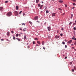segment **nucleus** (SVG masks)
<instances>
[{
	"instance_id": "f257e3e1",
	"label": "nucleus",
	"mask_w": 76,
	"mask_h": 76,
	"mask_svg": "<svg viewBox=\"0 0 76 76\" xmlns=\"http://www.w3.org/2000/svg\"><path fill=\"white\" fill-rule=\"evenodd\" d=\"M12 12H10L7 14V16L9 17L11 16H12Z\"/></svg>"
},
{
	"instance_id": "f03ea898",
	"label": "nucleus",
	"mask_w": 76,
	"mask_h": 76,
	"mask_svg": "<svg viewBox=\"0 0 76 76\" xmlns=\"http://www.w3.org/2000/svg\"><path fill=\"white\" fill-rule=\"evenodd\" d=\"M14 14L15 15V16H17L18 15H19V13H18V12L17 11H15L14 12Z\"/></svg>"
},
{
	"instance_id": "7ed1b4c3",
	"label": "nucleus",
	"mask_w": 76,
	"mask_h": 76,
	"mask_svg": "<svg viewBox=\"0 0 76 76\" xmlns=\"http://www.w3.org/2000/svg\"><path fill=\"white\" fill-rule=\"evenodd\" d=\"M38 19V16L34 18V19L35 20H37Z\"/></svg>"
},
{
	"instance_id": "20e7f679",
	"label": "nucleus",
	"mask_w": 76,
	"mask_h": 76,
	"mask_svg": "<svg viewBox=\"0 0 76 76\" xmlns=\"http://www.w3.org/2000/svg\"><path fill=\"white\" fill-rule=\"evenodd\" d=\"M48 29L49 31H50L51 30V27L50 26L48 27Z\"/></svg>"
},
{
	"instance_id": "39448f33",
	"label": "nucleus",
	"mask_w": 76,
	"mask_h": 76,
	"mask_svg": "<svg viewBox=\"0 0 76 76\" xmlns=\"http://www.w3.org/2000/svg\"><path fill=\"white\" fill-rule=\"evenodd\" d=\"M72 42V40H71L69 41L67 43L68 44H70V43H71V42Z\"/></svg>"
},
{
	"instance_id": "423d86ee",
	"label": "nucleus",
	"mask_w": 76,
	"mask_h": 76,
	"mask_svg": "<svg viewBox=\"0 0 76 76\" xmlns=\"http://www.w3.org/2000/svg\"><path fill=\"white\" fill-rule=\"evenodd\" d=\"M56 13H52V17L53 16H56Z\"/></svg>"
},
{
	"instance_id": "0eeeda50",
	"label": "nucleus",
	"mask_w": 76,
	"mask_h": 76,
	"mask_svg": "<svg viewBox=\"0 0 76 76\" xmlns=\"http://www.w3.org/2000/svg\"><path fill=\"white\" fill-rule=\"evenodd\" d=\"M16 9L18 10L19 9V6H16Z\"/></svg>"
},
{
	"instance_id": "6e6552de",
	"label": "nucleus",
	"mask_w": 76,
	"mask_h": 76,
	"mask_svg": "<svg viewBox=\"0 0 76 76\" xmlns=\"http://www.w3.org/2000/svg\"><path fill=\"white\" fill-rule=\"evenodd\" d=\"M55 37L56 39H57L59 38V36H56Z\"/></svg>"
},
{
	"instance_id": "1a4fd4ad",
	"label": "nucleus",
	"mask_w": 76,
	"mask_h": 76,
	"mask_svg": "<svg viewBox=\"0 0 76 76\" xmlns=\"http://www.w3.org/2000/svg\"><path fill=\"white\" fill-rule=\"evenodd\" d=\"M3 10V7H0V10L1 11V10Z\"/></svg>"
},
{
	"instance_id": "9d476101",
	"label": "nucleus",
	"mask_w": 76,
	"mask_h": 76,
	"mask_svg": "<svg viewBox=\"0 0 76 76\" xmlns=\"http://www.w3.org/2000/svg\"><path fill=\"white\" fill-rule=\"evenodd\" d=\"M44 44H45V42L44 41H42V45H44Z\"/></svg>"
},
{
	"instance_id": "9b49d317",
	"label": "nucleus",
	"mask_w": 76,
	"mask_h": 76,
	"mask_svg": "<svg viewBox=\"0 0 76 76\" xmlns=\"http://www.w3.org/2000/svg\"><path fill=\"white\" fill-rule=\"evenodd\" d=\"M58 2L59 3H62L63 2V1L62 0H60Z\"/></svg>"
},
{
	"instance_id": "f8f14e48",
	"label": "nucleus",
	"mask_w": 76,
	"mask_h": 76,
	"mask_svg": "<svg viewBox=\"0 0 76 76\" xmlns=\"http://www.w3.org/2000/svg\"><path fill=\"white\" fill-rule=\"evenodd\" d=\"M37 43H38V44H39V45H40L41 44V43H40V41H37Z\"/></svg>"
},
{
	"instance_id": "ddd939ff",
	"label": "nucleus",
	"mask_w": 76,
	"mask_h": 76,
	"mask_svg": "<svg viewBox=\"0 0 76 76\" xmlns=\"http://www.w3.org/2000/svg\"><path fill=\"white\" fill-rule=\"evenodd\" d=\"M42 6H43V5H42L41 6H40V9L41 10L42 9Z\"/></svg>"
},
{
	"instance_id": "4468645a",
	"label": "nucleus",
	"mask_w": 76,
	"mask_h": 76,
	"mask_svg": "<svg viewBox=\"0 0 76 76\" xmlns=\"http://www.w3.org/2000/svg\"><path fill=\"white\" fill-rule=\"evenodd\" d=\"M16 39L18 40L19 41H20V39L19 38H16Z\"/></svg>"
},
{
	"instance_id": "2eb2a0df",
	"label": "nucleus",
	"mask_w": 76,
	"mask_h": 76,
	"mask_svg": "<svg viewBox=\"0 0 76 76\" xmlns=\"http://www.w3.org/2000/svg\"><path fill=\"white\" fill-rule=\"evenodd\" d=\"M39 1V0H36V3H38Z\"/></svg>"
},
{
	"instance_id": "dca6fc26",
	"label": "nucleus",
	"mask_w": 76,
	"mask_h": 76,
	"mask_svg": "<svg viewBox=\"0 0 76 76\" xmlns=\"http://www.w3.org/2000/svg\"><path fill=\"white\" fill-rule=\"evenodd\" d=\"M24 39H26V35L24 36Z\"/></svg>"
},
{
	"instance_id": "f3484780",
	"label": "nucleus",
	"mask_w": 76,
	"mask_h": 76,
	"mask_svg": "<svg viewBox=\"0 0 76 76\" xmlns=\"http://www.w3.org/2000/svg\"><path fill=\"white\" fill-rule=\"evenodd\" d=\"M26 30V28H25L24 29H23V31H25Z\"/></svg>"
},
{
	"instance_id": "a211bd4d",
	"label": "nucleus",
	"mask_w": 76,
	"mask_h": 76,
	"mask_svg": "<svg viewBox=\"0 0 76 76\" xmlns=\"http://www.w3.org/2000/svg\"><path fill=\"white\" fill-rule=\"evenodd\" d=\"M35 40H37V41H38V38H35L34 39Z\"/></svg>"
},
{
	"instance_id": "6ab92c4d",
	"label": "nucleus",
	"mask_w": 76,
	"mask_h": 76,
	"mask_svg": "<svg viewBox=\"0 0 76 76\" xmlns=\"http://www.w3.org/2000/svg\"><path fill=\"white\" fill-rule=\"evenodd\" d=\"M58 10H60L61 11V10H63L61 9V8H59L58 9Z\"/></svg>"
},
{
	"instance_id": "aec40b11",
	"label": "nucleus",
	"mask_w": 76,
	"mask_h": 76,
	"mask_svg": "<svg viewBox=\"0 0 76 76\" xmlns=\"http://www.w3.org/2000/svg\"><path fill=\"white\" fill-rule=\"evenodd\" d=\"M28 22L30 23V24H31V25H32V23L31 21H29Z\"/></svg>"
},
{
	"instance_id": "412c9836",
	"label": "nucleus",
	"mask_w": 76,
	"mask_h": 76,
	"mask_svg": "<svg viewBox=\"0 0 76 76\" xmlns=\"http://www.w3.org/2000/svg\"><path fill=\"white\" fill-rule=\"evenodd\" d=\"M18 35H19V34H16V37H18Z\"/></svg>"
},
{
	"instance_id": "4be33fe9",
	"label": "nucleus",
	"mask_w": 76,
	"mask_h": 76,
	"mask_svg": "<svg viewBox=\"0 0 76 76\" xmlns=\"http://www.w3.org/2000/svg\"><path fill=\"white\" fill-rule=\"evenodd\" d=\"M33 44H35V41H33Z\"/></svg>"
},
{
	"instance_id": "5701e85b",
	"label": "nucleus",
	"mask_w": 76,
	"mask_h": 76,
	"mask_svg": "<svg viewBox=\"0 0 76 76\" xmlns=\"http://www.w3.org/2000/svg\"><path fill=\"white\" fill-rule=\"evenodd\" d=\"M46 13H49V11H48V10H47L46 11Z\"/></svg>"
},
{
	"instance_id": "b1692460",
	"label": "nucleus",
	"mask_w": 76,
	"mask_h": 76,
	"mask_svg": "<svg viewBox=\"0 0 76 76\" xmlns=\"http://www.w3.org/2000/svg\"><path fill=\"white\" fill-rule=\"evenodd\" d=\"M13 39H14V40H15L16 39H15V36H13Z\"/></svg>"
},
{
	"instance_id": "393cba45",
	"label": "nucleus",
	"mask_w": 76,
	"mask_h": 76,
	"mask_svg": "<svg viewBox=\"0 0 76 76\" xmlns=\"http://www.w3.org/2000/svg\"><path fill=\"white\" fill-rule=\"evenodd\" d=\"M73 18V14H71V18Z\"/></svg>"
},
{
	"instance_id": "a878e982",
	"label": "nucleus",
	"mask_w": 76,
	"mask_h": 76,
	"mask_svg": "<svg viewBox=\"0 0 76 76\" xmlns=\"http://www.w3.org/2000/svg\"><path fill=\"white\" fill-rule=\"evenodd\" d=\"M38 6L39 7H40V6H41V4H39L38 5Z\"/></svg>"
},
{
	"instance_id": "bb28decb",
	"label": "nucleus",
	"mask_w": 76,
	"mask_h": 76,
	"mask_svg": "<svg viewBox=\"0 0 76 76\" xmlns=\"http://www.w3.org/2000/svg\"><path fill=\"white\" fill-rule=\"evenodd\" d=\"M62 43L63 44H64H64H65V42H62Z\"/></svg>"
},
{
	"instance_id": "cd10ccee",
	"label": "nucleus",
	"mask_w": 76,
	"mask_h": 76,
	"mask_svg": "<svg viewBox=\"0 0 76 76\" xmlns=\"http://www.w3.org/2000/svg\"><path fill=\"white\" fill-rule=\"evenodd\" d=\"M73 5L74 6H75V5H76V4H75V3H73Z\"/></svg>"
},
{
	"instance_id": "c85d7f7f",
	"label": "nucleus",
	"mask_w": 76,
	"mask_h": 76,
	"mask_svg": "<svg viewBox=\"0 0 76 76\" xmlns=\"http://www.w3.org/2000/svg\"><path fill=\"white\" fill-rule=\"evenodd\" d=\"M22 11H21L19 13V14H20H20H21V13H22Z\"/></svg>"
},
{
	"instance_id": "c756f323",
	"label": "nucleus",
	"mask_w": 76,
	"mask_h": 76,
	"mask_svg": "<svg viewBox=\"0 0 76 76\" xmlns=\"http://www.w3.org/2000/svg\"><path fill=\"white\" fill-rule=\"evenodd\" d=\"M72 72H75V70H74V69H72Z\"/></svg>"
},
{
	"instance_id": "7c9ffc66",
	"label": "nucleus",
	"mask_w": 76,
	"mask_h": 76,
	"mask_svg": "<svg viewBox=\"0 0 76 76\" xmlns=\"http://www.w3.org/2000/svg\"><path fill=\"white\" fill-rule=\"evenodd\" d=\"M21 25H23L24 26H25V23H22Z\"/></svg>"
},
{
	"instance_id": "2f4dec72",
	"label": "nucleus",
	"mask_w": 76,
	"mask_h": 76,
	"mask_svg": "<svg viewBox=\"0 0 76 76\" xmlns=\"http://www.w3.org/2000/svg\"><path fill=\"white\" fill-rule=\"evenodd\" d=\"M74 69H75V70H76V67H75V66H74Z\"/></svg>"
},
{
	"instance_id": "473e14b6",
	"label": "nucleus",
	"mask_w": 76,
	"mask_h": 76,
	"mask_svg": "<svg viewBox=\"0 0 76 76\" xmlns=\"http://www.w3.org/2000/svg\"><path fill=\"white\" fill-rule=\"evenodd\" d=\"M73 29H74V30H76V27H74Z\"/></svg>"
},
{
	"instance_id": "72a5a7b5",
	"label": "nucleus",
	"mask_w": 76,
	"mask_h": 76,
	"mask_svg": "<svg viewBox=\"0 0 76 76\" xmlns=\"http://www.w3.org/2000/svg\"><path fill=\"white\" fill-rule=\"evenodd\" d=\"M5 3H8V1H6L5 2Z\"/></svg>"
},
{
	"instance_id": "f704fd0d",
	"label": "nucleus",
	"mask_w": 76,
	"mask_h": 76,
	"mask_svg": "<svg viewBox=\"0 0 76 76\" xmlns=\"http://www.w3.org/2000/svg\"><path fill=\"white\" fill-rule=\"evenodd\" d=\"M11 33H12V34H13V33H14V32H13V31H11Z\"/></svg>"
},
{
	"instance_id": "c9c22d12",
	"label": "nucleus",
	"mask_w": 76,
	"mask_h": 76,
	"mask_svg": "<svg viewBox=\"0 0 76 76\" xmlns=\"http://www.w3.org/2000/svg\"><path fill=\"white\" fill-rule=\"evenodd\" d=\"M9 32H7V35H9Z\"/></svg>"
},
{
	"instance_id": "e433bc0d",
	"label": "nucleus",
	"mask_w": 76,
	"mask_h": 76,
	"mask_svg": "<svg viewBox=\"0 0 76 76\" xmlns=\"http://www.w3.org/2000/svg\"><path fill=\"white\" fill-rule=\"evenodd\" d=\"M72 39H75V37H73V38H72Z\"/></svg>"
},
{
	"instance_id": "4c0bfd02",
	"label": "nucleus",
	"mask_w": 76,
	"mask_h": 76,
	"mask_svg": "<svg viewBox=\"0 0 76 76\" xmlns=\"http://www.w3.org/2000/svg\"><path fill=\"white\" fill-rule=\"evenodd\" d=\"M25 13H23V16H24V15H25Z\"/></svg>"
},
{
	"instance_id": "58836bf2",
	"label": "nucleus",
	"mask_w": 76,
	"mask_h": 76,
	"mask_svg": "<svg viewBox=\"0 0 76 76\" xmlns=\"http://www.w3.org/2000/svg\"><path fill=\"white\" fill-rule=\"evenodd\" d=\"M72 23V22H70L69 23V25H71Z\"/></svg>"
},
{
	"instance_id": "ea45409f",
	"label": "nucleus",
	"mask_w": 76,
	"mask_h": 76,
	"mask_svg": "<svg viewBox=\"0 0 76 76\" xmlns=\"http://www.w3.org/2000/svg\"><path fill=\"white\" fill-rule=\"evenodd\" d=\"M67 58V56H66L65 58L64 59H66V58Z\"/></svg>"
},
{
	"instance_id": "a19ab883",
	"label": "nucleus",
	"mask_w": 76,
	"mask_h": 76,
	"mask_svg": "<svg viewBox=\"0 0 76 76\" xmlns=\"http://www.w3.org/2000/svg\"><path fill=\"white\" fill-rule=\"evenodd\" d=\"M60 35H61V36H63V34H60Z\"/></svg>"
},
{
	"instance_id": "79ce46f5",
	"label": "nucleus",
	"mask_w": 76,
	"mask_h": 76,
	"mask_svg": "<svg viewBox=\"0 0 76 76\" xmlns=\"http://www.w3.org/2000/svg\"><path fill=\"white\" fill-rule=\"evenodd\" d=\"M1 41H4V39H1Z\"/></svg>"
},
{
	"instance_id": "37998d69",
	"label": "nucleus",
	"mask_w": 76,
	"mask_h": 76,
	"mask_svg": "<svg viewBox=\"0 0 76 76\" xmlns=\"http://www.w3.org/2000/svg\"><path fill=\"white\" fill-rule=\"evenodd\" d=\"M65 47L66 48H67V45H65Z\"/></svg>"
},
{
	"instance_id": "c03bdc74",
	"label": "nucleus",
	"mask_w": 76,
	"mask_h": 76,
	"mask_svg": "<svg viewBox=\"0 0 76 76\" xmlns=\"http://www.w3.org/2000/svg\"><path fill=\"white\" fill-rule=\"evenodd\" d=\"M43 49H44V50H45V48L44 47L43 48Z\"/></svg>"
},
{
	"instance_id": "a18cd8bd",
	"label": "nucleus",
	"mask_w": 76,
	"mask_h": 76,
	"mask_svg": "<svg viewBox=\"0 0 76 76\" xmlns=\"http://www.w3.org/2000/svg\"><path fill=\"white\" fill-rule=\"evenodd\" d=\"M20 30H21V31H22V29L21 28H20Z\"/></svg>"
},
{
	"instance_id": "49530a36",
	"label": "nucleus",
	"mask_w": 76,
	"mask_h": 76,
	"mask_svg": "<svg viewBox=\"0 0 76 76\" xmlns=\"http://www.w3.org/2000/svg\"><path fill=\"white\" fill-rule=\"evenodd\" d=\"M37 46H38V44L36 45V47H37Z\"/></svg>"
},
{
	"instance_id": "de8ad7c7",
	"label": "nucleus",
	"mask_w": 76,
	"mask_h": 76,
	"mask_svg": "<svg viewBox=\"0 0 76 76\" xmlns=\"http://www.w3.org/2000/svg\"><path fill=\"white\" fill-rule=\"evenodd\" d=\"M28 48H30V47H29V46H28Z\"/></svg>"
},
{
	"instance_id": "09e8293b",
	"label": "nucleus",
	"mask_w": 76,
	"mask_h": 76,
	"mask_svg": "<svg viewBox=\"0 0 76 76\" xmlns=\"http://www.w3.org/2000/svg\"><path fill=\"white\" fill-rule=\"evenodd\" d=\"M65 7H67V5L66 4L65 5Z\"/></svg>"
},
{
	"instance_id": "8fccbe9b",
	"label": "nucleus",
	"mask_w": 76,
	"mask_h": 76,
	"mask_svg": "<svg viewBox=\"0 0 76 76\" xmlns=\"http://www.w3.org/2000/svg\"><path fill=\"white\" fill-rule=\"evenodd\" d=\"M63 29H63V28H62L61 29L62 31H63Z\"/></svg>"
},
{
	"instance_id": "3c124183",
	"label": "nucleus",
	"mask_w": 76,
	"mask_h": 76,
	"mask_svg": "<svg viewBox=\"0 0 76 76\" xmlns=\"http://www.w3.org/2000/svg\"><path fill=\"white\" fill-rule=\"evenodd\" d=\"M74 8H75V7H72L73 9H74Z\"/></svg>"
},
{
	"instance_id": "603ef678",
	"label": "nucleus",
	"mask_w": 76,
	"mask_h": 76,
	"mask_svg": "<svg viewBox=\"0 0 76 76\" xmlns=\"http://www.w3.org/2000/svg\"><path fill=\"white\" fill-rule=\"evenodd\" d=\"M72 48H73V49H74V47H72Z\"/></svg>"
},
{
	"instance_id": "864d4df0",
	"label": "nucleus",
	"mask_w": 76,
	"mask_h": 76,
	"mask_svg": "<svg viewBox=\"0 0 76 76\" xmlns=\"http://www.w3.org/2000/svg\"><path fill=\"white\" fill-rule=\"evenodd\" d=\"M42 3L43 4V3H44V2H43V1H42Z\"/></svg>"
},
{
	"instance_id": "5fc2aeb1",
	"label": "nucleus",
	"mask_w": 76,
	"mask_h": 76,
	"mask_svg": "<svg viewBox=\"0 0 76 76\" xmlns=\"http://www.w3.org/2000/svg\"><path fill=\"white\" fill-rule=\"evenodd\" d=\"M74 40H75V41H76V38H75V39H74Z\"/></svg>"
},
{
	"instance_id": "6e6d98bb",
	"label": "nucleus",
	"mask_w": 76,
	"mask_h": 76,
	"mask_svg": "<svg viewBox=\"0 0 76 76\" xmlns=\"http://www.w3.org/2000/svg\"><path fill=\"white\" fill-rule=\"evenodd\" d=\"M73 25H76V24H75V23H74L73 24Z\"/></svg>"
},
{
	"instance_id": "4d7b16f0",
	"label": "nucleus",
	"mask_w": 76,
	"mask_h": 76,
	"mask_svg": "<svg viewBox=\"0 0 76 76\" xmlns=\"http://www.w3.org/2000/svg\"><path fill=\"white\" fill-rule=\"evenodd\" d=\"M72 45H73V44H72Z\"/></svg>"
},
{
	"instance_id": "13d9d810",
	"label": "nucleus",
	"mask_w": 76,
	"mask_h": 76,
	"mask_svg": "<svg viewBox=\"0 0 76 76\" xmlns=\"http://www.w3.org/2000/svg\"><path fill=\"white\" fill-rule=\"evenodd\" d=\"M7 41H8V39H7Z\"/></svg>"
},
{
	"instance_id": "bf43d9fd",
	"label": "nucleus",
	"mask_w": 76,
	"mask_h": 76,
	"mask_svg": "<svg viewBox=\"0 0 76 76\" xmlns=\"http://www.w3.org/2000/svg\"><path fill=\"white\" fill-rule=\"evenodd\" d=\"M19 35L20 36V34H19Z\"/></svg>"
},
{
	"instance_id": "052dcab7",
	"label": "nucleus",
	"mask_w": 76,
	"mask_h": 76,
	"mask_svg": "<svg viewBox=\"0 0 76 76\" xmlns=\"http://www.w3.org/2000/svg\"><path fill=\"white\" fill-rule=\"evenodd\" d=\"M63 56H65L63 55Z\"/></svg>"
},
{
	"instance_id": "680f3d73",
	"label": "nucleus",
	"mask_w": 76,
	"mask_h": 76,
	"mask_svg": "<svg viewBox=\"0 0 76 76\" xmlns=\"http://www.w3.org/2000/svg\"><path fill=\"white\" fill-rule=\"evenodd\" d=\"M75 22L76 23V20H75Z\"/></svg>"
},
{
	"instance_id": "e2e57ef3",
	"label": "nucleus",
	"mask_w": 76,
	"mask_h": 76,
	"mask_svg": "<svg viewBox=\"0 0 76 76\" xmlns=\"http://www.w3.org/2000/svg\"><path fill=\"white\" fill-rule=\"evenodd\" d=\"M27 45H28V43L27 44Z\"/></svg>"
},
{
	"instance_id": "0e129e2a",
	"label": "nucleus",
	"mask_w": 76,
	"mask_h": 76,
	"mask_svg": "<svg viewBox=\"0 0 76 76\" xmlns=\"http://www.w3.org/2000/svg\"><path fill=\"white\" fill-rule=\"evenodd\" d=\"M61 12V13H62V12Z\"/></svg>"
},
{
	"instance_id": "69168bd1",
	"label": "nucleus",
	"mask_w": 76,
	"mask_h": 76,
	"mask_svg": "<svg viewBox=\"0 0 76 76\" xmlns=\"http://www.w3.org/2000/svg\"><path fill=\"white\" fill-rule=\"evenodd\" d=\"M37 22H39L38 21H37Z\"/></svg>"
},
{
	"instance_id": "338daca9",
	"label": "nucleus",
	"mask_w": 76,
	"mask_h": 76,
	"mask_svg": "<svg viewBox=\"0 0 76 76\" xmlns=\"http://www.w3.org/2000/svg\"><path fill=\"white\" fill-rule=\"evenodd\" d=\"M53 1H54V0H52Z\"/></svg>"
}]
</instances>
